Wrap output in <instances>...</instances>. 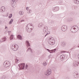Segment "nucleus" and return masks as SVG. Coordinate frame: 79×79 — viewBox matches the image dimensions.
<instances>
[{"label": "nucleus", "mask_w": 79, "mask_h": 79, "mask_svg": "<svg viewBox=\"0 0 79 79\" xmlns=\"http://www.w3.org/2000/svg\"><path fill=\"white\" fill-rule=\"evenodd\" d=\"M48 33H47L45 35V37L47 35H48Z\"/></svg>", "instance_id": "nucleus-41"}, {"label": "nucleus", "mask_w": 79, "mask_h": 79, "mask_svg": "<svg viewBox=\"0 0 79 79\" xmlns=\"http://www.w3.org/2000/svg\"><path fill=\"white\" fill-rule=\"evenodd\" d=\"M70 21H73V19H72V18H70L69 19Z\"/></svg>", "instance_id": "nucleus-37"}, {"label": "nucleus", "mask_w": 79, "mask_h": 79, "mask_svg": "<svg viewBox=\"0 0 79 79\" xmlns=\"http://www.w3.org/2000/svg\"><path fill=\"white\" fill-rule=\"evenodd\" d=\"M60 58L61 60H63V59H64V58H65L64 55H61L60 57Z\"/></svg>", "instance_id": "nucleus-18"}, {"label": "nucleus", "mask_w": 79, "mask_h": 79, "mask_svg": "<svg viewBox=\"0 0 79 79\" xmlns=\"http://www.w3.org/2000/svg\"><path fill=\"white\" fill-rule=\"evenodd\" d=\"M79 30V28H78V27L77 26L74 25L71 28L70 31L74 33L76 32Z\"/></svg>", "instance_id": "nucleus-1"}, {"label": "nucleus", "mask_w": 79, "mask_h": 79, "mask_svg": "<svg viewBox=\"0 0 79 79\" xmlns=\"http://www.w3.org/2000/svg\"><path fill=\"white\" fill-rule=\"evenodd\" d=\"M23 21H24V20H21V22H23Z\"/></svg>", "instance_id": "nucleus-40"}, {"label": "nucleus", "mask_w": 79, "mask_h": 79, "mask_svg": "<svg viewBox=\"0 0 79 79\" xmlns=\"http://www.w3.org/2000/svg\"><path fill=\"white\" fill-rule=\"evenodd\" d=\"M61 53H64V51H61Z\"/></svg>", "instance_id": "nucleus-42"}, {"label": "nucleus", "mask_w": 79, "mask_h": 79, "mask_svg": "<svg viewBox=\"0 0 79 79\" xmlns=\"http://www.w3.org/2000/svg\"><path fill=\"white\" fill-rule=\"evenodd\" d=\"M73 76L75 78L77 79L79 78V74L77 72H75L73 74Z\"/></svg>", "instance_id": "nucleus-5"}, {"label": "nucleus", "mask_w": 79, "mask_h": 79, "mask_svg": "<svg viewBox=\"0 0 79 79\" xmlns=\"http://www.w3.org/2000/svg\"><path fill=\"white\" fill-rule=\"evenodd\" d=\"M13 19H11L9 23V24H12V23H13Z\"/></svg>", "instance_id": "nucleus-24"}, {"label": "nucleus", "mask_w": 79, "mask_h": 79, "mask_svg": "<svg viewBox=\"0 0 79 79\" xmlns=\"http://www.w3.org/2000/svg\"><path fill=\"white\" fill-rule=\"evenodd\" d=\"M32 29L29 28L28 29H27V32H32Z\"/></svg>", "instance_id": "nucleus-20"}, {"label": "nucleus", "mask_w": 79, "mask_h": 79, "mask_svg": "<svg viewBox=\"0 0 79 79\" xmlns=\"http://www.w3.org/2000/svg\"><path fill=\"white\" fill-rule=\"evenodd\" d=\"M29 13H31V10H29Z\"/></svg>", "instance_id": "nucleus-43"}, {"label": "nucleus", "mask_w": 79, "mask_h": 79, "mask_svg": "<svg viewBox=\"0 0 79 79\" xmlns=\"http://www.w3.org/2000/svg\"><path fill=\"white\" fill-rule=\"evenodd\" d=\"M48 44L51 45H54V44H55V40L53 37L50 38L49 40H48Z\"/></svg>", "instance_id": "nucleus-2"}, {"label": "nucleus", "mask_w": 79, "mask_h": 79, "mask_svg": "<svg viewBox=\"0 0 79 79\" xmlns=\"http://www.w3.org/2000/svg\"><path fill=\"white\" fill-rule=\"evenodd\" d=\"M17 37L18 38V39L19 40H22V37L21 35H17Z\"/></svg>", "instance_id": "nucleus-16"}, {"label": "nucleus", "mask_w": 79, "mask_h": 79, "mask_svg": "<svg viewBox=\"0 0 79 79\" xmlns=\"http://www.w3.org/2000/svg\"><path fill=\"white\" fill-rule=\"evenodd\" d=\"M5 29H8V27H6Z\"/></svg>", "instance_id": "nucleus-38"}, {"label": "nucleus", "mask_w": 79, "mask_h": 79, "mask_svg": "<svg viewBox=\"0 0 79 79\" xmlns=\"http://www.w3.org/2000/svg\"><path fill=\"white\" fill-rule=\"evenodd\" d=\"M43 64L44 66H46L47 64V63L46 62H44L43 63Z\"/></svg>", "instance_id": "nucleus-25"}, {"label": "nucleus", "mask_w": 79, "mask_h": 79, "mask_svg": "<svg viewBox=\"0 0 79 79\" xmlns=\"http://www.w3.org/2000/svg\"><path fill=\"white\" fill-rule=\"evenodd\" d=\"M47 50L48 51V52H49L50 53H53V52H55V51H56V49H55L52 50H50L49 49H47Z\"/></svg>", "instance_id": "nucleus-12"}, {"label": "nucleus", "mask_w": 79, "mask_h": 79, "mask_svg": "<svg viewBox=\"0 0 79 79\" xmlns=\"http://www.w3.org/2000/svg\"><path fill=\"white\" fill-rule=\"evenodd\" d=\"M11 47V49L14 50V51H16L17 50H18V48L16 47V45H12Z\"/></svg>", "instance_id": "nucleus-10"}, {"label": "nucleus", "mask_w": 79, "mask_h": 79, "mask_svg": "<svg viewBox=\"0 0 79 79\" xmlns=\"http://www.w3.org/2000/svg\"><path fill=\"white\" fill-rule=\"evenodd\" d=\"M29 50H30V51L31 52V53H32V49L31 48H28L27 50V52H28Z\"/></svg>", "instance_id": "nucleus-23"}, {"label": "nucleus", "mask_w": 79, "mask_h": 79, "mask_svg": "<svg viewBox=\"0 0 79 79\" xmlns=\"http://www.w3.org/2000/svg\"><path fill=\"white\" fill-rule=\"evenodd\" d=\"M11 31H8V33H9V34H10V32Z\"/></svg>", "instance_id": "nucleus-45"}, {"label": "nucleus", "mask_w": 79, "mask_h": 79, "mask_svg": "<svg viewBox=\"0 0 79 79\" xmlns=\"http://www.w3.org/2000/svg\"><path fill=\"white\" fill-rule=\"evenodd\" d=\"M19 15H24V13L23 12V11H20L19 12Z\"/></svg>", "instance_id": "nucleus-22"}, {"label": "nucleus", "mask_w": 79, "mask_h": 79, "mask_svg": "<svg viewBox=\"0 0 79 79\" xmlns=\"http://www.w3.org/2000/svg\"><path fill=\"white\" fill-rule=\"evenodd\" d=\"M66 43L65 42H63L61 44V45L62 47H65V46H66Z\"/></svg>", "instance_id": "nucleus-21"}, {"label": "nucleus", "mask_w": 79, "mask_h": 79, "mask_svg": "<svg viewBox=\"0 0 79 79\" xmlns=\"http://www.w3.org/2000/svg\"><path fill=\"white\" fill-rule=\"evenodd\" d=\"M67 22H70V20L69 19H68L67 20Z\"/></svg>", "instance_id": "nucleus-34"}, {"label": "nucleus", "mask_w": 79, "mask_h": 79, "mask_svg": "<svg viewBox=\"0 0 79 79\" xmlns=\"http://www.w3.org/2000/svg\"><path fill=\"white\" fill-rule=\"evenodd\" d=\"M73 1L75 4H77V5L79 4V0H73Z\"/></svg>", "instance_id": "nucleus-17"}, {"label": "nucleus", "mask_w": 79, "mask_h": 79, "mask_svg": "<svg viewBox=\"0 0 79 79\" xmlns=\"http://www.w3.org/2000/svg\"><path fill=\"white\" fill-rule=\"evenodd\" d=\"M66 79H69V78H66Z\"/></svg>", "instance_id": "nucleus-46"}, {"label": "nucleus", "mask_w": 79, "mask_h": 79, "mask_svg": "<svg viewBox=\"0 0 79 79\" xmlns=\"http://www.w3.org/2000/svg\"><path fill=\"white\" fill-rule=\"evenodd\" d=\"M47 33H48V34H50V32L48 31Z\"/></svg>", "instance_id": "nucleus-44"}, {"label": "nucleus", "mask_w": 79, "mask_h": 79, "mask_svg": "<svg viewBox=\"0 0 79 79\" xmlns=\"http://www.w3.org/2000/svg\"><path fill=\"white\" fill-rule=\"evenodd\" d=\"M10 62L6 60L4 62L3 65L5 68L9 67L10 66Z\"/></svg>", "instance_id": "nucleus-3"}, {"label": "nucleus", "mask_w": 79, "mask_h": 79, "mask_svg": "<svg viewBox=\"0 0 79 79\" xmlns=\"http://www.w3.org/2000/svg\"><path fill=\"white\" fill-rule=\"evenodd\" d=\"M19 69L22 70V69H24L25 67V64L21 63L19 64Z\"/></svg>", "instance_id": "nucleus-4"}, {"label": "nucleus", "mask_w": 79, "mask_h": 79, "mask_svg": "<svg viewBox=\"0 0 79 79\" xmlns=\"http://www.w3.org/2000/svg\"><path fill=\"white\" fill-rule=\"evenodd\" d=\"M55 8H56V10H55V11H58V10H59V7H58V6H56L55 7Z\"/></svg>", "instance_id": "nucleus-26"}, {"label": "nucleus", "mask_w": 79, "mask_h": 79, "mask_svg": "<svg viewBox=\"0 0 79 79\" xmlns=\"http://www.w3.org/2000/svg\"><path fill=\"white\" fill-rule=\"evenodd\" d=\"M53 23H54V22L53 21H51V24H53Z\"/></svg>", "instance_id": "nucleus-36"}, {"label": "nucleus", "mask_w": 79, "mask_h": 79, "mask_svg": "<svg viewBox=\"0 0 79 79\" xmlns=\"http://www.w3.org/2000/svg\"><path fill=\"white\" fill-rule=\"evenodd\" d=\"M52 79H55V78H52Z\"/></svg>", "instance_id": "nucleus-47"}, {"label": "nucleus", "mask_w": 79, "mask_h": 79, "mask_svg": "<svg viewBox=\"0 0 79 79\" xmlns=\"http://www.w3.org/2000/svg\"><path fill=\"white\" fill-rule=\"evenodd\" d=\"M42 23H40L38 25V27H42Z\"/></svg>", "instance_id": "nucleus-29"}, {"label": "nucleus", "mask_w": 79, "mask_h": 79, "mask_svg": "<svg viewBox=\"0 0 79 79\" xmlns=\"http://www.w3.org/2000/svg\"><path fill=\"white\" fill-rule=\"evenodd\" d=\"M1 79H6V77L5 76H3L1 78Z\"/></svg>", "instance_id": "nucleus-28"}, {"label": "nucleus", "mask_w": 79, "mask_h": 79, "mask_svg": "<svg viewBox=\"0 0 79 79\" xmlns=\"http://www.w3.org/2000/svg\"><path fill=\"white\" fill-rule=\"evenodd\" d=\"M27 68H28V65L27 64H26L25 66V68L26 69H27Z\"/></svg>", "instance_id": "nucleus-33"}, {"label": "nucleus", "mask_w": 79, "mask_h": 79, "mask_svg": "<svg viewBox=\"0 0 79 79\" xmlns=\"http://www.w3.org/2000/svg\"><path fill=\"white\" fill-rule=\"evenodd\" d=\"M6 38L4 37L2 39V40H0V42H5L6 41Z\"/></svg>", "instance_id": "nucleus-19"}, {"label": "nucleus", "mask_w": 79, "mask_h": 79, "mask_svg": "<svg viewBox=\"0 0 79 79\" xmlns=\"http://www.w3.org/2000/svg\"><path fill=\"white\" fill-rule=\"evenodd\" d=\"M28 8H29V7H26V10H28Z\"/></svg>", "instance_id": "nucleus-39"}, {"label": "nucleus", "mask_w": 79, "mask_h": 79, "mask_svg": "<svg viewBox=\"0 0 79 79\" xmlns=\"http://www.w3.org/2000/svg\"><path fill=\"white\" fill-rule=\"evenodd\" d=\"M26 44L27 45V48H28L29 47H31V45H30V43L27 40L26 41Z\"/></svg>", "instance_id": "nucleus-14"}, {"label": "nucleus", "mask_w": 79, "mask_h": 79, "mask_svg": "<svg viewBox=\"0 0 79 79\" xmlns=\"http://www.w3.org/2000/svg\"><path fill=\"white\" fill-rule=\"evenodd\" d=\"M79 65V61H74L73 64V66L76 67Z\"/></svg>", "instance_id": "nucleus-9"}, {"label": "nucleus", "mask_w": 79, "mask_h": 79, "mask_svg": "<svg viewBox=\"0 0 79 79\" xmlns=\"http://www.w3.org/2000/svg\"><path fill=\"white\" fill-rule=\"evenodd\" d=\"M29 26H27H27L26 27V30H27V29H29Z\"/></svg>", "instance_id": "nucleus-31"}, {"label": "nucleus", "mask_w": 79, "mask_h": 79, "mask_svg": "<svg viewBox=\"0 0 79 79\" xmlns=\"http://www.w3.org/2000/svg\"><path fill=\"white\" fill-rule=\"evenodd\" d=\"M18 61H19V60L17 59H16V60H15V62H16V63H18Z\"/></svg>", "instance_id": "nucleus-35"}, {"label": "nucleus", "mask_w": 79, "mask_h": 79, "mask_svg": "<svg viewBox=\"0 0 79 79\" xmlns=\"http://www.w3.org/2000/svg\"><path fill=\"white\" fill-rule=\"evenodd\" d=\"M18 0H12V6L13 7L15 8L16 6V2H17Z\"/></svg>", "instance_id": "nucleus-7"}, {"label": "nucleus", "mask_w": 79, "mask_h": 79, "mask_svg": "<svg viewBox=\"0 0 79 79\" xmlns=\"http://www.w3.org/2000/svg\"><path fill=\"white\" fill-rule=\"evenodd\" d=\"M52 70L50 69H48L45 73V75L46 76H49L51 73Z\"/></svg>", "instance_id": "nucleus-6"}, {"label": "nucleus", "mask_w": 79, "mask_h": 79, "mask_svg": "<svg viewBox=\"0 0 79 79\" xmlns=\"http://www.w3.org/2000/svg\"><path fill=\"white\" fill-rule=\"evenodd\" d=\"M43 31L44 33H47L48 31V27L47 26H45L43 28Z\"/></svg>", "instance_id": "nucleus-11"}, {"label": "nucleus", "mask_w": 79, "mask_h": 79, "mask_svg": "<svg viewBox=\"0 0 79 79\" xmlns=\"http://www.w3.org/2000/svg\"><path fill=\"white\" fill-rule=\"evenodd\" d=\"M56 10V9L55 7H53V9H52L53 11H54V12H55V11H55V10Z\"/></svg>", "instance_id": "nucleus-30"}, {"label": "nucleus", "mask_w": 79, "mask_h": 79, "mask_svg": "<svg viewBox=\"0 0 79 79\" xmlns=\"http://www.w3.org/2000/svg\"><path fill=\"white\" fill-rule=\"evenodd\" d=\"M5 7L4 6H2L1 9V11L2 13H3V12H5Z\"/></svg>", "instance_id": "nucleus-15"}, {"label": "nucleus", "mask_w": 79, "mask_h": 79, "mask_svg": "<svg viewBox=\"0 0 79 79\" xmlns=\"http://www.w3.org/2000/svg\"><path fill=\"white\" fill-rule=\"evenodd\" d=\"M27 26H28V28H29V29H33V25L32 23H29L27 24Z\"/></svg>", "instance_id": "nucleus-13"}, {"label": "nucleus", "mask_w": 79, "mask_h": 79, "mask_svg": "<svg viewBox=\"0 0 79 79\" xmlns=\"http://www.w3.org/2000/svg\"><path fill=\"white\" fill-rule=\"evenodd\" d=\"M67 26L66 25H63L61 27V30L62 31L64 32L67 30Z\"/></svg>", "instance_id": "nucleus-8"}, {"label": "nucleus", "mask_w": 79, "mask_h": 79, "mask_svg": "<svg viewBox=\"0 0 79 79\" xmlns=\"http://www.w3.org/2000/svg\"><path fill=\"white\" fill-rule=\"evenodd\" d=\"M10 40H13V35H11L10 38Z\"/></svg>", "instance_id": "nucleus-27"}, {"label": "nucleus", "mask_w": 79, "mask_h": 79, "mask_svg": "<svg viewBox=\"0 0 79 79\" xmlns=\"http://www.w3.org/2000/svg\"><path fill=\"white\" fill-rule=\"evenodd\" d=\"M10 16H9V18H11V17H12V14H10Z\"/></svg>", "instance_id": "nucleus-32"}]
</instances>
